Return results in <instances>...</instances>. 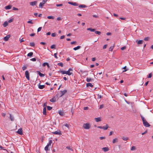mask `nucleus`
Listing matches in <instances>:
<instances>
[{"label":"nucleus","instance_id":"a19ab883","mask_svg":"<svg viewBox=\"0 0 153 153\" xmlns=\"http://www.w3.org/2000/svg\"><path fill=\"white\" fill-rule=\"evenodd\" d=\"M47 18L48 19H54V17L53 16H48L47 17Z\"/></svg>","mask_w":153,"mask_h":153},{"label":"nucleus","instance_id":"3c124183","mask_svg":"<svg viewBox=\"0 0 153 153\" xmlns=\"http://www.w3.org/2000/svg\"><path fill=\"white\" fill-rule=\"evenodd\" d=\"M39 75L41 77H44L45 76L44 74H42L41 73H40L39 74Z\"/></svg>","mask_w":153,"mask_h":153},{"label":"nucleus","instance_id":"2eb2a0df","mask_svg":"<svg viewBox=\"0 0 153 153\" xmlns=\"http://www.w3.org/2000/svg\"><path fill=\"white\" fill-rule=\"evenodd\" d=\"M10 114V120L11 121H13L14 120V118L13 116H12L11 114Z\"/></svg>","mask_w":153,"mask_h":153},{"label":"nucleus","instance_id":"09e8293b","mask_svg":"<svg viewBox=\"0 0 153 153\" xmlns=\"http://www.w3.org/2000/svg\"><path fill=\"white\" fill-rule=\"evenodd\" d=\"M100 139L101 140H103V139H105V137H99Z\"/></svg>","mask_w":153,"mask_h":153},{"label":"nucleus","instance_id":"a878e982","mask_svg":"<svg viewBox=\"0 0 153 153\" xmlns=\"http://www.w3.org/2000/svg\"><path fill=\"white\" fill-rule=\"evenodd\" d=\"M33 53L32 52H30L27 54V56H28L31 57L33 55Z\"/></svg>","mask_w":153,"mask_h":153},{"label":"nucleus","instance_id":"864d4df0","mask_svg":"<svg viewBox=\"0 0 153 153\" xmlns=\"http://www.w3.org/2000/svg\"><path fill=\"white\" fill-rule=\"evenodd\" d=\"M13 10H18V8H16L15 7H13Z\"/></svg>","mask_w":153,"mask_h":153},{"label":"nucleus","instance_id":"6e6d98bb","mask_svg":"<svg viewBox=\"0 0 153 153\" xmlns=\"http://www.w3.org/2000/svg\"><path fill=\"white\" fill-rule=\"evenodd\" d=\"M13 21V19H11L8 21V22L9 23H10L11 22H12Z\"/></svg>","mask_w":153,"mask_h":153},{"label":"nucleus","instance_id":"5fc2aeb1","mask_svg":"<svg viewBox=\"0 0 153 153\" xmlns=\"http://www.w3.org/2000/svg\"><path fill=\"white\" fill-rule=\"evenodd\" d=\"M63 5L62 4H56V5L57 7L61 6Z\"/></svg>","mask_w":153,"mask_h":153},{"label":"nucleus","instance_id":"9d476101","mask_svg":"<svg viewBox=\"0 0 153 153\" xmlns=\"http://www.w3.org/2000/svg\"><path fill=\"white\" fill-rule=\"evenodd\" d=\"M102 149L104 152H106L109 150V148L108 147H105L102 148Z\"/></svg>","mask_w":153,"mask_h":153},{"label":"nucleus","instance_id":"dca6fc26","mask_svg":"<svg viewBox=\"0 0 153 153\" xmlns=\"http://www.w3.org/2000/svg\"><path fill=\"white\" fill-rule=\"evenodd\" d=\"M59 114L61 116H63L64 115V112L61 110H60L59 111Z\"/></svg>","mask_w":153,"mask_h":153},{"label":"nucleus","instance_id":"f704fd0d","mask_svg":"<svg viewBox=\"0 0 153 153\" xmlns=\"http://www.w3.org/2000/svg\"><path fill=\"white\" fill-rule=\"evenodd\" d=\"M91 79L87 77L86 79V81L87 82H90L91 81Z\"/></svg>","mask_w":153,"mask_h":153},{"label":"nucleus","instance_id":"e2e57ef3","mask_svg":"<svg viewBox=\"0 0 153 153\" xmlns=\"http://www.w3.org/2000/svg\"><path fill=\"white\" fill-rule=\"evenodd\" d=\"M20 43H21L22 42H24L25 41L23 39V38H22V39H21L20 40Z\"/></svg>","mask_w":153,"mask_h":153},{"label":"nucleus","instance_id":"c85d7f7f","mask_svg":"<svg viewBox=\"0 0 153 153\" xmlns=\"http://www.w3.org/2000/svg\"><path fill=\"white\" fill-rule=\"evenodd\" d=\"M66 148L68 149L71 150V151H73V149L70 146H66Z\"/></svg>","mask_w":153,"mask_h":153},{"label":"nucleus","instance_id":"ea45409f","mask_svg":"<svg viewBox=\"0 0 153 153\" xmlns=\"http://www.w3.org/2000/svg\"><path fill=\"white\" fill-rule=\"evenodd\" d=\"M149 37H145L144 38V39L145 41H148L149 40Z\"/></svg>","mask_w":153,"mask_h":153},{"label":"nucleus","instance_id":"7ed1b4c3","mask_svg":"<svg viewBox=\"0 0 153 153\" xmlns=\"http://www.w3.org/2000/svg\"><path fill=\"white\" fill-rule=\"evenodd\" d=\"M48 0H43L39 4V7L41 8L43 7L44 4L46 3Z\"/></svg>","mask_w":153,"mask_h":153},{"label":"nucleus","instance_id":"6e6552de","mask_svg":"<svg viewBox=\"0 0 153 153\" xmlns=\"http://www.w3.org/2000/svg\"><path fill=\"white\" fill-rule=\"evenodd\" d=\"M37 3V1H34L30 2V4L31 6H34Z\"/></svg>","mask_w":153,"mask_h":153},{"label":"nucleus","instance_id":"72a5a7b5","mask_svg":"<svg viewBox=\"0 0 153 153\" xmlns=\"http://www.w3.org/2000/svg\"><path fill=\"white\" fill-rule=\"evenodd\" d=\"M35 45V44L34 42H31L30 43V45L32 47H34Z\"/></svg>","mask_w":153,"mask_h":153},{"label":"nucleus","instance_id":"bb28decb","mask_svg":"<svg viewBox=\"0 0 153 153\" xmlns=\"http://www.w3.org/2000/svg\"><path fill=\"white\" fill-rule=\"evenodd\" d=\"M117 140L118 139L117 138H115L113 140L112 142L113 143H115L117 142Z\"/></svg>","mask_w":153,"mask_h":153},{"label":"nucleus","instance_id":"ddd939ff","mask_svg":"<svg viewBox=\"0 0 153 153\" xmlns=\"http://www.w3.org/2000/svg\"><path fill=\"white\" fill-rule=\"evenodd\" d=\"M94 119L95 121L97 122H100L101 120V117H100L95 118Z\"/></svg>","mask_w":153,"mask_h":153},{"label":"nucleus","instance_id":"4be33fe9","mask_svg":"<svg viewBox=\"0 0 153 153\" xmlns=\"http://www.w3.org/2000/svg\"><path fill=\"white\" fill-rule=\"evenodd\" d=\"M47 65V66L48 68H49L50 66L49 65L48 63L47 62H45V63H43V66H45V65Z\"/></svg>","mask_w":153,"mask_h":153},{"label":"nucleus","instance_id":"aec40b11","mask_svg":"<svg viewBox=\"0 0 153 153\" xmlns=\"http://www.w3.org/2000/svg\"><path fill=\"white\" fill-rule=\"evenodd\" d=\"M108 128V125L106 124L104 126H102V129H103L104 130H106L107 129V128Z\"/></svg>","mask_w":153,"mask_h":153},{"label":"nucleus","instance_id":"774afa93","mask_svg":"<svg viewBox=\"0 0 153 153\" xmlns=\"http://www.w3.org/2000/svg\"><path fill=\"white\" fill-rule=\"evenodd\" d=\"M88 107H85L84 108V110H88Z\"/></svg>","mask_w":153,"mask_h":153},{"label":"nucleus","instance_id":"cd10ccee","mask_svg":"<svg viewBox=\"0 0 153 153\" xmlns=\"http://www.w3.org/2000/svg\"><path fill=\"white\" fill-rule=\"evenodd\" d=\"M66 72H67V74L69 76L71 75L72 74V72H71L70 71H68H68H66Z\"/></svg>","mask_w":153,"mask_h":153},{"label":"nucleus","instance_id":"de8ad7c7","mask_svg":"<svg viewBox=\"0 0 153 153\" xmlns=\"http://www.w3.org/2000/svg\"><path fill=\"white\" fill-rule=\"evenodd\" d=\"M42 27H39L38 29V30H37V32H39L40 31L41 29H42Z\"/></svg>","mask_w":153,"mask_h":153},{"label":"nucleus","instance_id":"4c0bfd02","mask_svg":"<svg viewBox=\"0 0 153 153\" xmlns=\"http://www.w3.org/2000/svg\"><path fill=\"white\" fill-rule=\"evenodd\" d=\"M95 33L96 34H98V35H100V34H101V33L100 32V31H95Z\"/></svg>","mask_w":153,"mask_h":153},{"label":"nucleus","instance_id":"8fccbe9b","mask_svg":"<svg viewBox=\"0 0 153 153\" xmlns=\"http://www.w3.org/2000/svg\"><path fill=\"white\" fill-rule=\"evenodd\" d=\"M107 45H104L103 47V49H105L106 48Z\"/></svg>","mask_w":153,"mask_h":153},{"label":"nucleus","instance_id":"393cba45","mask_svg":"<svg viewBox=\"0 0 153 153\" xmlns=\"http://www.w3.org/2000/svg\"><path fill=\"white\" fill-rule=\"evenodd\" d=\"M86 86L87 87L90 86L91 87H92L93 86V85L91 84V83H88L86 84Z\"/></svg>","mask_w":153,"mask_h":153},{"label":"nucleus","instance_id":"13d9d810","mask_svg":"<svg viewBox=\"0 0 153 153\" xmlns=\"http://www.w3.org/2000/svg\"><path fill=\"white\" fill-rule=\"evenodd\" d=\"M31 60L33 61L34 62L36 61V59L35 58H33L31 59Z\"/></svg>","mask_w":153,"mask_h":153},{"label":"nucleus","instance_id":"0eeeda50","mask_svg":"<svg viewBox=\"0 0 153 153\" xmlns=\"http://www.w3.org/2000/svg\"><path fill=\"white\" fill-rule=\"evenodd\" d=\"M67 90H65L63 91H60V93L61 94V95L60 96V97H62V96H63L67 92Z\"/></svg>","mask_w":153,"mask_h":153},{"label":"nucleus","instance_id":"473e14b6","mask_svg":"<svg viewBox=\"0 0 153 153\" xmlns=\"http://www.w3.org/2000/svg\"><path fill=\"white\" fill-rule=\"evenodd\" d=\"M56 48V45H53L51 46V49H55Z\"/></svg>","mask_w":153,"mask_h":153},{"label":"nucleus","instance_id":"0e129e2a","mask_svg":"<svg viewBox=\"0 0 153 153\" xmlns=\"http://www.w3.org/2000/svg\"><path fill=\"white\" fill-rule=\"evenodd\" d=\"M65 37V36H64V35H63V36H61L60 37V39H64Z\"/></svg>","mask_w":153,"mask_h":153},{"label":"nucleus","instance_id":"9b49d317","mask_svg":"<svg viewBox=\"0 0 153 153\" xmlns=\"http://www.w3.org/2000/svg\"><path fill=\"white\" fill-rule=\"evenodd\" d=\"M51 102H55L56 101V98L55 97H54L51 99L50 100Z\"/></svg>","mask_w":153,"mask_h":153},{"label":"nucleus","instance_id":"4d7b16f0","mask_svg":"<svg viewBox=\"0 0 153 153\" xmlns=\"http://www.w3.org/2000/svg\"><path fill=\"white\" fill-rule=\"evenodd\" d=\"M152 74L151 73H150V74H149V75L148 76V78H150L152 77Z\"/></svg>","mask_w":153,"mask_h":153},{"label":"nucleus","instance_id":"052dcab7","mask_svg":"<svg viewBox=\"0 0 153 153\" xmlns=\"http://www.w3.org/2000/svg\"><path fill=\"white\" fill-rule=\"evenodd\" d=\"M28 23H30L31 24H33V23L31 21H28L27 22Z\"/></svg>","mask_w":153,"mask_h":153},{"label":"nucleus","instance_id":"5701e85b","mask_svg":"<svg viewBox=\"0 0 153 153\" xmlns=\"http://www.w3.org/2000/svg\"><path fill=\"white\" fill-rule=\"evenodd\" d=\"M45 86L44 85H39L38 87L40 89H42L44 88Z\"/></svg>","mask_w":153,"mask_h":153},{"label":"nucleus","instance_id":"79ce46f5","mask_svg":"<svg viewBox=\"0 0 153 153\" xmlns=\"http://www.w3.org/2000/svg\"><path fill=\"white\" fill-rule=\"evenodd\" d=\"M57 65H58L62 67L63 66V63H59L57 64Z\"/></svg>","mask_w":153,"mask_h":153},{"label":"nucleus","instance_id":"c03bdc74","mask_svg":"<svg viewBox=\"0 0 153 153\" xmlns=\"http://www.w3.org/2000/svg\"><path fill=\"white\" fill-rule=\"evenodd\" d=\"M48 147H49V146H46L45 147V151H48Z\"/></svg>","mask_w":153,"mask_h":153},{"label":"nucleus","instance_id":"e433bc0d","mask_svg":"<svg viewBox=\"0 0 153 153\" xmlns=\"http://www.w3.org/2000/svg\"><path fill=\"white\" fill-rule=\"evenodd\" d=\"M136 149V147L134 146H133L131 149V150L132 151Z\"/></svg>","mask_w":153,"mask_h":153},{"label":"nucleus","instance_id":"2f4dec72","mask_svg":"<svg viewBox=\"0 0 153 153\" xmlns=\"http://www.w3.org/2000/svg\"><path fill=\"white\" fill-rule=\"evenodd\" d=\"M114 46H112V47H111L109 48V51H112V50L114 48Z\"/></svg>","mask_w":153,"mask_h":153},{"label":"nucleus","instance_id":"37998d69","mask_svg":"<svg viewBox=\"0 0 153 153\" xmlns=\"http://www.w3.org/2000/svg\"><path fill=\"white\" fill-rule=\"evenodd\" d=\"M104 105L103 104L101 105H100V107H99L100 109H101L104 107Z\"/></svg>","mask_w":153,"mask_h":153},{"label":"nucleus","instance_id":"49530a36","mask_svg":"<svg viewBox=\"0 0 153 153\" xmlns=\"http://www.w3.org/2000/svg\"><path fill=\"white\" fill-rule=\"evenodd\" d=\"M126 66H125L123 68V69H125V70H124L123 71V72H126V71H127L128 70V69H126Z\"/></svg>","mask_w":153,"mask_h":153},{"label":"nucleus","instance_id":"c756f323","mask_svg":"<svg viewBox=\"0 0 153 153\" xmlns=\"http://www.w3.org/2000/svg\"><path fill=\"white\" fill-rule=\"evenodd\" d=\"M60 73H61L62 74H67L66 71H60Z\"/></svg>","mask_w":153,"mask_h":153},{"label":"nucleus","instance_id":"b1692460","mask_svg":"<svg viewBox=\"0 0 153 153\" xmlns=\"http://www.w3.org/2000/svg\"><path fill=\"white\" fill-rule=\"evenodd\" d=\"M81 48V46H77L76 47H75L73 48V49L75 50L76 51L77 50L79 49H80Z\"/></svg>","mask_w":153,"mask_h":153},{"label":"nucleus","instance_id":"1a4fd4ad","mask_svg":"<svg viewBox=\"0 0 153 153\" xmlns=\"http://www.w3.org/2000/svg\"><path fill=\"white\" fill-rule=\"evenodd\" d=\"M10 35H7L6 36L4 37V39L5 41H7L8 40V39L10 37Z\"/></svg>","mask_w":153,"mask_h":153},{"label":"nucleus","instance_id":"f3484780","mask_svg":"<svg viewBox=\"0 0 153 153\" xmlns=\"http://www.w3.org/2000/svg\"><path fill=\"white\" fill-rule=\"evenodd\" d=\"M46 109L45 107L43 109V113L44 115H46Z\"/></svg>","mask_w":153,"mask_h":153},{"label":"nucleus","instance_id":"423d86ee","mask_svg":"<svg viewBox=\"0 0 153 153\" xmlns=\"http://www.w3.org/2000/svg\"><path fill=\"white\" fill-rule=\"evenodd\" d=\"M17 132L20 135H22L23 134L22 131V128H20L19 129L18 131H17Z\"/></svg>","mask_w":153,"mask_h":153},{"label":"nucleus","instance_id":"58836bf2","mask_svg":"<svg viewBox=\"0 0 153 153\" xmlns=\"http://www.w3.org/2000/svg\"><path fill=\"white\" fill-rule=\"evenodd\" d=\"M22 68L23 71H25L27 68V67H26L24 65L22 67Z\"/></svg>","mask_w":153,"mask_h":153},{"label":"nucleus","instance_id":"a211bd4d","mask_svg":"<svg viewBox=\"0 0 153 153\" xmlns=\"http://www.w3.org/2000/svg\"><path fill=\"white\" fill-rule=\"evenodd\" d=\"M87 30H90L91 32H94V31H95V29H92L91 28H88L87 29Z\"/></svg>","mask_w":153,"mask_h":153},{"label":"nucleus","instance_id":"338daca9","mask_svg":"<svg viewBox=\"0 0 153 153\" xmlns=\"http://www.w3.org/2000/svg\"><path fill=\"white\" fill-rule=\"evenodd\" d=\"M57 19L58 21H59L61 20L62 19L60 17H58L57 18Z\"/></svg>","mask_w":153,"mask_h":153},{"label":"nucleus","instance_id":"603ef678","mask_svg":"<svg viewBox=\"0 0 153 153\" xmlns=\"http://www.w3.org/2000/svg\"><path fill=\"white\" fill-rule=\"evenodd\" d=\"M72 5L74 6H77L78 4L76 2H73L72 4Z\"/></svg>","mask_w":153,"mask_h":153},{"label":"nucleus","instance_id":"6ab92c4d","mask_svg":"<svg viewBox=\"0 0 153 153\" xmlns=\"http://www.w3.org/2000/svg\"><path fill=\"white\" fill-rule=\"evenodd\" d=\"M8 25V22L7 21H6L3 24V25L4 27H6Z\"/></svg>","mask_w":153,"mask_h":153},{"label":"nucleus","instance_id":"f03ea898","mask_svg":"<svg viewBox=\"0 0 153 153\" xmlns=\"http://www.w3.org/2000/svg\"><path fill=\"white\" fill-rule=\"evenodd\" d=\"M83 127L85 129H89L91 127V126L89 123L84 124L83 125Z\"/></svg>","mask_w":153,"mask_h":153},{"label":"nucleus","instance_id":"4468645a","mask_svg":"<svg viewBox=\"0 0 153 153\" xmlns=\"http://www.w3.org/2000/svg\"><path fill=\"white\" fill-rule=\"evenodd\" d=\"M137 44L140 45L143 44V41L142 40H139L138 41V40H137Z\"/></svg>","mask_w":153,"mask_h":153},{"label":"nucleus","instance_id":"412c9836","mask_svg":"<svg viewBox=\"0 0 153 153\" xmlns=\"http://www.w3.org/2000/svg\"><path fill=\"white\" fill-rule=\"evenodd\" d=\"M79 8H85L87 6L84 4H81L79 6Z\"/></svg>","mask_w":153,"mask_h":153},{"label":"nucleus","instance_id":"20e7f679","mask_svg":"<svg viewBox=\"0 0 153 153\" xmlns=\"http://www.w3.org/2000/svg\"><path fill=\"white\" fill-rule=\"evenodd\" d=\"M52 133L54 134H57L59 135L61 134V132L59 130H58L56 131L52 132Z\"/></svg>","mask_w":153,"mask_h":153},{"label":"nucleus","instance_id":"39448f33","mask_svg":"<svg viewBox=\"0 0 153 153\" xmlns=\"http://www.w3.org/2000/svg\"><path fill=\"white\" fill-rule=\"evenodd\" d=\"M25 76L26 78L28 80H29L30 77H29V72L28 71H25Z\"/></svg>","mask_w":153,"mask_h":153},{"label":"nucleus","instance_id":"f257e3e1","mask_svg":"<svg viewBox=\"0 0 153 153\" xmlns=\"http://www.w3.org/2000/svg\"><path fill=\"white\" fill-rule=\"evenodd\" d=\"M141 117L143 121L144 125L146 127H149L150 126V125L148 123L144 117L142 115H141Z\"/></svg>","mask_w":153,"mask_h":153},{"label":"nucleus","instance_id":"7c9ffc66","mask_svg":"<svg viewBox=\"0 0 153 153\" xmlns=\"http://www.w3.org/2000/svg\"><path fill=\"white\" fill-rule=\"evenodd\" d=\"M122 139L126 141L128 140V138L127 137H123Z\"/></svg>","mask_w":153,"mask_h":153},{"label":"nucleus","instance_id":"680f3d73","mask_svg":"<svg viewBox=\"0 0 153 153\" xmlns=\"http://www.w3.org/2000/svg\"><path fill=\"white\" fill-rule=\"evenodd\" d=\"M57 53H55L54 54V56L56 58V59H57L58 58V57H57Z\"/></svg>","mask_w":153,"mask_h":153},{"label":"nucleus","instance_id":"69168bd1","mask_svg":"<svg viewBox=\"0 0 153 153\" xmlns=\"http://www.w3.org/2000/svg\"><path fill=\"white\" fill-rule=\"evenodd\" d=\"M126 48V47L125 46V47H122L121 48V49L122 50H123L125 49Z\"/></svg>","mask_w":153,"mask_h":153},{"label":"nucleus","instance_id":"f8f14e48","mask_svg":"<svg viewBox=\"0 0 153 153\" xmlns=\"http://www.w3.org/2000/svg\"><path fill=\"white\" fill-rule=\"evenodd\" d=\"M12 6L11 5H8L5 7V9L6 10L10 9L11 8Z\"/></svg>","mask_w":153,"mask_h":153},{"label":"nucleus","instance_id":"a18cd8bd","mask_svg":"<svg viewBox=\"0 0 153 153\" xmlns=\"http://www.w3.org/2000/svg\"><path fill=\"white\" fill-rule=\"evenodd\" d=\"M51 36L53 37H55L56 36V33H52L51 34Z\"/></svg>","mask_w":153,"mask_h":153},{"label":"nucleus","instance_id":"bf43d9fd","mask_svg":"<svg viewBox=\"0 0 153 153\" xmlns=\"http://www.w3.org/2000/svg\"><path fill=\"white\" fill-rule=\"evenodd\" d=\"M76 43V41H73V42H71V45H74V44H75Z\"/></svg>","mask_w":153,"mask_h":153},{"label":"nucleus","instance_id":"c9c22d12","mask_svg":"<svg viewBox=\"0 0 153 153\" xmlns=\"http://www.w3.org/2000/svg\"><path fill=\"white\" fill-rule=\"evenodd\" d=\"M47 108L48 110L49 111V110H51L52 109V107L50 106H47Z\"/></svg>","mask_w":153,"mask_h":153}]
</instances>
